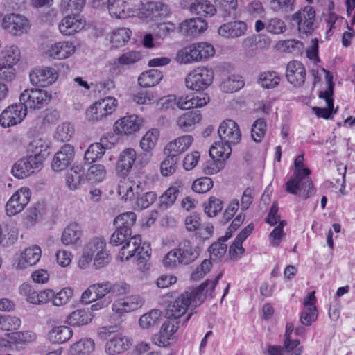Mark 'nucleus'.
Instances as JSON below:
<instances>
[{"label": "nucleus", "mask_w": 355, "mask_h": 355, "mask_svg": "<svg viewBox=\"0 0 355 355\" xmlns=\"http://www.w3.org/2000/svg\"><path fill=\"white\" fill-rule=\"evenodd\" d=\"M218 135L222 141L231 145L239 144L241 139L238 124L231 119H225L220 124Z\"/></svg>", "instance_id": "obj_16"}, {"label": "nucleus", "mask_w": 355, "mask_h": 355, "mask_svg": "<svg viewBox=\"0 0 355 355\" xmlns=\"http://www.w3.org/2000/svg\"><path fill=\"white\" fill-rule=\"evenodd\" d=\"M231 146L230 144H226L221 140L216 141L209 148V155L211 158L225 162L232 153Z\"/></svg>", "instance_id": "obj_37"}, {"label": "nucleus", "mask_w": 355, "mask_h": 355, "mask_svg": "<svg viewBox=\"0 0 355 355\" xmlns=\"http://www.w3.org/2000/svg\"><path fill=\"white\" fill-rule=\"evenodd\" d=\"M49 148L47 141L41 137L33 138L28 144V150L33 153L32 155L40 158L43 162L49 155Z\"/></svg>", "instance_id": "obj_36"}, {"label": "nucleus", "mask_w": 355, "mask_h": 355, "mask_svg": "<svg viewBox=\"0 0 355 355\" xmlns=\"http://www.w3.org/2000/svg\"><path fill=\"white\" fill-rule=\"evenodd\" d=\"M44 206L41 203H35L30 207L25 212L23 223L26 227H33L42 216Z\"/></svg>", "instance_id": "obj_40"}, {"label": "nucleus", "mask_w": 355, "mask_h": 355, "mask_svg": "<svg viewBox=\"0 0 355 355\" xmlns=\"http://www.w3.org/2000/svg\"><path fill=\"white\" fill-rule=\"evenodd\" d=\"M180 324L182 323L180 320L167 318L162 324L159 334L154 336V343L162 347L168 345L169 340L173 338V334L178 331Z\"/></svg>", "instance_id": "obj_20"}, {"label": "nucleus", "mask_w": 355, "mask_h": 355, "mask_svg": "<svg viewBox=\"0 0 355 355\" xmlns=\"http://www.w3.org/2000/svg\"><path fill=\"white\" fill-rule=\"evenodd\" d=\"M31 192L28 187H21L15 192L6 205V212L12 216L24 210L29 202Z\"/></svg>", "instance_id": "obj_12"}, {"label": "nucleus", "mask_w": 355, "mask_h": 355, "mask_svg": "<svg viewBox=\"0 0 355 355\" xmlns=\"http://www.w3.org/2000/svg\"><path fill=\"white\" fill-rule=\"evenodd\" d=\"M85 169L80 165L71 167L66 174V185L72 191L78 189L84 180Z\"/></svg>", "instance_id": "obj_34"}, {"label": "nucleus", "mask_w": 355, "mask_h": 355, "mask_svg": "<svg viewBox=\"0 0 355 355\" xmlns=\"http://www.w3.org/2000/svg\"><path fill=\"white\" fill-rule=\"evenodd\" d=\"M106 175V170L103 165H92L87 173V178L92 182H99L102 181Z\"/></svg>", "instance_id": "obj_59"}, {"label": "nucleus", "mask_w": 355, "mask_h": 355, "mask_svg": "<svg viewBox=\"0 0 355 355\" xmlns=\"http://www.w3.org/2000/svg\"><path fill=\"white\" fill-rule=\"evenodd\" d=\"M6 335L11 343L15 345H25L36 339V335L31 331H14L7 333Z\"/></svg>", "instance_id": "obj_46"}, {"label": "nucleus", "mask_w": 355, "mask_h": 355, "mask_svg": "<svg viewBox=\"0 0 355 355\" xmlns=\"http://www.w3.org/2000/svg\"><path fill=\"white\" fill-rule=\"evenodd\" d=\"M295 171L286 183V192L296 195L300 193L304 199L315 193V189L309 175L311 171L304 165V154L298 155L294 162Z\"/></svg>", "instance_id": "obj_3"}, {"label": "nucleus", "mask_w": 355, "mask_h": 355, "mask_svg": "<svg viewBox=\"0 0 355 355\" xmlns=\"http://www.w3.org/2000/svg\"><path fill=\"white\" fill-rule=\"evenodd\" d=\"M286 77L295 87H300L305 82L306 69L300 62L293 60L286 65Z\"/></svg>", "instance_id": "obj_23"}, {"label": "nucleus", "mask_w": 355, "mask_h": 355, "mask_svg": "<svg viewBox=\"0 0 355 355\" xmlns=\"http://www.w3.org/2000/svg\"><path fill=\"white\" fill-rule=\"evenodd\" d=\"M113 144L107 141V137H103L100 142L91 144L85 153V159L89 163H92L101 158L107 148H111Z\"/></svg>", "instance_id": "obj_26"}, {"label": "nucleus", "mask_w": 355, "mask_h": 355, "mask_svg": "<svg viewBox=\"0 0 355 355\" xmlns=\"http://www.w3.org/2000/svg\"><path fill=\"white\" fill-rule=\"evenodd\" d=\"M223 17H230L237 7V0H215Z\"/></svg>", "instance_id": "obj_63"}, {"label": "nucleus", "mask_w": 355, "mask_h": 355, "mask_svg": "<svg viewBox=\"0 0 355 355\" xmlns=\"http://www.w3.org/2000/svg\"><path fill=\"white\" fill-rule=\"evenodd\" d=\"M1 27L11 35L19 36L28 31L30 24L24 16L12 13L3 17Z\"/></svg>", "instance_id": "obj_13"}, {"label": "nucleus", "mask_w": 355, "mask_h": 355, "mask_svg": "<svg viewBox=\"0 0 355 355\" xmlns=\"http://www.w3.org/2000/svg\"><path fill=\"white\" fill-rule=\"evenodd\" d=\"M73 134V127L69 123H63L57 127L54 137L58 141L65 142L69 141Z\"/></svg>", "instance_id": "obj_56"}, {"label": "nucleus", "mask_w": 355, "mask_h": 355, "mask_svg": "<svg viewBox=\"0 0 355 355\" xmlns=\"http://www.w3.org/2000/svg\"><path fill=\"white\" fill-rule=\"evenodd\" d=\"M166 155V157L161 163L160 171L162 175L167 177L175 172L179 158L169 153Z\"/></svg>", "instance_id": "obj_53"}, {"label": "nucleus", "mask_w": 355, "mask_h": 355, "mask_svg": "<svg viewBox=\"0 0 355 355\" xmlns=\"http://www.w3.org/2000/svg\"><path fill=\"white\" fill-rule=\"evenodd\" d=\"M125 242L121 250L120 257L121 259L128 260L136 255L138 248L141 244V239L139 235H135Z\"/></svg>", "instance_id": "obj_42"}, {"label": "nucleus", "mask_w": 355, "mask_h": 355, "mask_svg": "<svg viewBox=\"0 0 355 355\" xmlns=\"http://www.w3.org/2000/svg\"><path fill=\"white\" fill-rule=\"evenodd\" d=\"M162 77L161 71L153 69L142 73L138 78V83L143 87H150L157 85Z\"/></svg>", "instance_id": "obj_38"}, {"label": "nucleus", "mask_w": 355, "mask_h": 355, "mask_svg": "<svg viewBox=\"0 0 355 355\" xmlns=\"http://www.w3.org/2000/svg\"><path fill=\"white\" fill-rule=\"evenodd\" d=\"M76 47L70 42H59L51 45L46 51L49 57L55 60H64L75 52Z\"/></svg>", "instance_id": "obj_24"}, {"label": "nucleus", "mask_w": 355, "mask_h": 355, "mask_svg": "<svg viewBox=\"0 0 355 355\" xmlns=\"http://www.w3.org/2000/svg\"><path fill=\"white\" fill-rule=\"evenodd\" d=\"M2 58L0 61L12 65L16 64L20 60V51L17 46H6L1 52Z\"/></svg>", "instance_id": "obj_52"}, {"label": "nucleus", "mask_w": 355, "mask_h": 355, "mask_svg": "<svg viewBox=\"0 0 355 355\" xmlns=\"http://www.w3.org/2000/svg\"><path fill=\"white\" fill-rule=\"evenodd\" d=\"M209 101V97L205 94L199 95H187L177 98L175 96H167L162 98L160 103L162 108L167 110L175 105L180 110H189L194 107H201L206 105Z\"/></svg>", "instance_id": "obj_5"}, {"label": "nucleus", "mask_w": 355, "mask_h": 355, "mask_svg": "<svg viewBox=\"0 0 355 355\" xmlns=\"http://www.w3.org/2000/svg\"><path fill=\"white\" fill-rule=\"evenodd\" d=\"M159 135V132L157 129L148 131L140 141V146L143 150L146 152L151 150L155 146Z\"/></svg>", "instance_id": "obj_54"}, {"label": "nucleus", "mask_w": 355, "mask_h": 355, "mask_svg": "<svg viewBox=\"0 0 355 355\" xmlns=\"http://www.w3.org/2000/svg\"><path fill=\"white\" fill-rule=\"evenodd\" d=\"M281 77L275 71H267L259 74L258 83L266 89H272L277 87L280 83Z\"/></svg>", "instance_id": "obj_44"}, {"label": "nucleus", "mask_w": 355, "mask_h": 355, "mask_svg": "<svg viewBox=\"0 0 355 355\" xmlns=\"http://www.w3.org/2000/svg\"><path fill=\"white\" fill-rule=\"evenodd\" d=\"M136 220L135 213L128 211L117 216L114 220V225L116 228L121 227L124 230L128 229L130 232H132V227L135 224Z\"/></svg>", "instance_id": "obj_45"}, {"label": "nucleus", "mask_w": 355, "mask_h": 355, "mask_svg": "<svg viewBox=\"0 0 355 355\" xmlns=\"http://www.w3.org/2000/svg\"><path fill=\"white\" fill-rule=\"evenodd\" d=\"M132 32L127 28H119L112 32L110 42L112 46L118 48L123 46L130 38Z\"/></svg>", "instance_id": "obj_48"}, {"label": "nucleus", "mask_w": 355, "mask_h": 355, "mask_svg": "<svg viewBox=\"0 0 355 355\" xmlns=\"http://www.w3.org/2000/svg\"><path fill=\"white\" fill-rule=\"evenodd\" d=\"M243 85L244 83L239 77L232 76L222 81L220 88L225 93H233L239 90Z\"/></svg>", "instance_id": "obj_49"}, {"label": "nucleus", "mask_w": 355, "mask_h": 355, "mask_svg": "<svg viewBox=\"0 0 355 355\" xmlns=\"http://www.w3.org/2000/svg\"><path fill=\"white\" fill-rule=\"evenodd\" d=\"M207 28L205 20L200 17L186 19L182 22L179 27L180 33L185 35H193L203 32Z\"/></svg>", "instance_id": "obj_31"}, {"label": "nucleus", "mask_w": 355, "mask_h": 355, "mask_svg": "<svg viewBox=\"0 0 355 355\" xmlns=\"http://www.w3.org/2000/svg\"><path fill=\"white\" fill-rule=\"evenodd\" d=\"M215 50L212 45L207 42H198L180 50L177 53L176 60L180 63L189 64L213 56Z\"/></svg>", "instance_id": "obj_6"}, {"label": "nucleus", "mask_w": 355, "mask_h": 355, "mask_svg": "<svg viewBox=\"0 0 355 355\" xmlns=\"http://www.w3.org/2000/svg\"><path fill=\"white\" fill-rule=\"evenodd\" d=\"M146 182L137 175L121 178L117 187V193L124 200H135V205L141 209L149 207L156 200L153 191H146Z\"/></svg>", "instance_id": "obj_2"}, {"label": "nucleus", "mask_w": 355, "mask_h": 355, "mask_svg": "<svg viewBox=\"0 0 355 355\" xmlns=\"http://www.w3.org/2000/svg\"><path fill=\"white\" fill-rule=\"evenodd\" d=\"M142 125L143 119L137 115L132 114L116 121L114 129L117 134L128 135L139 131Z\"/></svg>", "instance_id": "obj_19"}, {"label": "nucleus", "mask_w": 355, "mask_h": 355, "mask_svg": "<svg viewBox=\"0 0 355 355\" xmlns=\"http://www.w3.org/2000/svg\"><path fill=\"white\" fill-rule=\"evenodd\" d=\"M201 120L202 115L200 112L190 111L179 116L176 120V125L182 132H189L193 130Z\"/></svg>", "instance_id": "obj_27"}, {"label": "nucleus", "mask_w": 355, "mask_h": 355, "mask_svg": "<svg viewBox=\"0 0 355 355\" xmlns=\"http://www.w3.org/2000/svg\"><path fill=\"white\" fill-rule=\"evenodd\" d=\"M51 99V94L41 89H26L19 97V101L26 110L28 109L40 110L46 105Z\"/></svg>", "instance_id": "obj_8"}, {"label": "nucleus", "mask_w": 355, "mask_h": 355, "mask_svg": "<svg viewBox=\"0 0 355 355\" xmlns=\"http://www.w3.org/2000/svg\"><path fill=\"white\" fill-rule=\"evenodd\" d=\"M144 303V300L139 295H130L116 300L112 304L114 312L122 315L131 312L141 307Z\"/></svg>", "instance_id": "obj_22"}, {"label": "nucleus", "mask_w": 355, "mask_h": 355, "mask_svg": "<svg viewBox=\"0 0 355 355\" xmlns=\"http://www.w3.org/2000/svg\"><path fill=\"white\" fill-rule=\"evenodd\" d=\"M193 137L191 135H182L173 141L169 142L164 148V153L171 154L174 156L178 155L188 149L193 142Z\"/></svg>", "instance_id": "obj_29"}, {"label": "nucleus", "mask_w": 355, "mask_h": 355, "mask_svg": "<svg viewBox=\"0 0 355 355\" xmlns=\"http://www.w3.org/2000/svg\"><path fill=\"white\" fill-rule=\"evenodd\" d=\"M27 115L23 104H12L6 108L0 115V124L3 128H9L20 123Z\"/></svg>", "instance_id": "obj_14"}, {"label": "nucleus", "mask_w": 355, "mask_h": 355, "mask_svg": "<svg viewBox=\"0 0 355 355\" xmlns=\"http://www.w3.org/2000/svg\"><path fill=\"white\" fill-rule=\"evenodd\" d=\"M73 335L71 327L60 326L54 327L49 334V340L53 343H63L69 340Z\"/></svg>", "instance_id": "obj_43"}, {"label": "nucleus", "mask_w": 355, "mask_h": 355, "mask_svg": "<svg viewBox=\"0 0 355 355\" xmlns=\"http://www.w3.org/2000/svg\"><path fill=\"white\" fill-rule=\"evenodd\" d=\"M160 318L161 311L157 309H153L142 315L139 318V323L143 329H150L157 325Z\"/></svg>", "instance_id": "obj_47"}, {"label": "nucleus", "mask_w": 355, "mask_h": 355, "mask_svg": "<svg viewBox=\"0 0 355 355\" xmlns=\"http://www.w3.org/2000/svg\"><path fill=\"white\" fill-rule=\"evenodd\" d=\"M84 21L78 15H73L64 17L59 24L61 33L64 35H72L84 27Z\"/></svg>", "instance_id": "obj_28"}, {"label": "nucleus", "mask_w": 355, "mask_h": 355, "mask_svg": "<svg viewBox=\"0 0 355 355\" xmlns=\"http://www.w3.org/2000/svg\"><path fill=\"white\" fill-rule=\"evenodd\" d=\"M75 155L74 148L71 145L65 144L58 151L53 159L51 166L55 171L65 169L71 164Z\"/></svg>", "instance_id": "obj_21"}, {"label": "nucleus", "mask_w": 355, "mask_h": 355, "mask_svg": "<svg viewBox=\"0 0 355 355\" xmlns=\"http://www.w3.org/2000/svg\"><path fill=\"white\" fill-rule=\"evenodd\" d=\"M43 161L40 158L29 155L19 159L12 168V175L19 179H23L42 169Z\"/></svg>", "instance_id": "obj_9"}, {"label": "nucleus", "mask_w": 355, "mask_h": 355, "mask_svg": "<svg viewBox=\"0 0 355 355\" xmlns=\"http://www.w3.org/2000/svg\"><path fill=\"white\" fill-rule=\"evenodd\" d=\"M29 76L33 85L44 87L55 83L58 75L54 68L41 67L34 69Z\"/></svg>", "instance_id": "obj_18"}, {"label": "nucleus", "mask_w": 355, "mask_h": 355, "mask_svg": "<svg viewBox=\"0 0 355 355\" xmlns=\"http://www.w3.org/2000/svg\"><path fill=\"white\" fill-rule=\"evenodd\" d=\"M169 13L170 9L167 5L161 2L144 0L132 16H137L141 19H148L158 16L165 17Z\"/></svg>", "instance_id": "obj_15"}, {"label": "nucleus", "mask_w": 355, "mask_h": 355, "mask_svg": "<svg viewBox=\"0 0 355 355\" xmlns=\"http://www.w3.org/2000/svg\"><path fill=\"white\" fill-rule=\"evenodd\" d=\"M136 152L133 148H125L119 157L116 171L123 178L130 171L136 159Z\"/></svg>", "instance_id": "obj_25"}, {"label": "nucleus", "mask_w": 355, "mask_h": 355, "mask_svg": "<svg viewBox=\"0 0 355 355\" xmlns=\"http://www.w3.org/2000/svg\"><path fill=\"white\" fill-rule=\"evenodd\" d=\"M200 253L199 248L193 246L189 240L185 239L164 256L163 264L164 267L170 269L180 264L188 265L196 260Z\"/></svg>", "instance_id": "obj_4"}, {"label": "nucleus", "mask_w": 355, "mask_h": 355, "mask_svg": "<svg viewBox=\"0 0 355 355\" xmlns=\"http://www.w3.org/2000/svg\"><path fill=\"white\" fill-rule=\"evenodd\" d=\"M82 230L76 223H71L64 230L61 241L64 245H80L81 243Z\"/></svg>", "instance_id": "obj_33"}, {"label": "nucleus", "mask_w": 355, "mask_h": 355, "mask_svg": "<svg viewBox=\"0 0 355 355\" xmlns=\"http://www.w3.org/2000/svg\"><path fill=\"white\" fill-rule=\"evenodd\" d=\"M42 250L34 245L26 248L23 252L16 254L14 266L17 270H23L35 265L41 258Z\"/></svg>", "instance_id": "obj_17"}, {"label": "nucleus", "mask_w": 355, "mask_h": 355, "mask_svg": "<svg viewBox=\"0 0 355 355\" xmlns=\"http://www.w3.org/2000/svg\"><path fill=\"white\" fill-rule=\"evenodd\" d=\"M223 202L216 197L209 198L207 203H204L205 213L209 217H214L223 209Z\"/></svg>", "instance_id": "obj_60"}, {"label": "nucleus", "mask_w": 355, "mask_h": 355, "mask_svg": "<svg viewBox=\"0 0 355 355\" xmlns=\"http://www.w3.org/2000/svg\"><path fill=\"white\" fill-rule=\"evenodd\" d=\"M73 295V290L70 287H65L58 293L54 291L53 305L60 306L67 304Z\"/></svg>", "instance_id": "obj_61"}, {"label": "nucleus", "mask_w": 355, "mask_h": 355, "mask_svg": "<svg viewBox=\"0 0 355 355\" xmlns=\"http://www.w3.org/2000/svg\"><path fill=\"white\" fill-rule=\"evenodd\" d=\"M130 345L131 342L128 337H114L106 343L105 352L110 355L119 354L128 350Z\"/></svg>", "instance_id": "obj_32"}, {"label": "nucleus", "mask_w": 355, "mask_h": 355, "mask_svg": "<svg viewBox=\"0 0 355 355\" xmlns=\"http://www.w3.org/2000/svg\"><path fill=\"white\" fill-rule=\"evenodd\" d=\"M105 290L104 292L111 293L112 295L119 297L128 294L130 291V286L123 282L111 283L106 282L103 286Z\"/></svg>", "instance_id": "obj_50"}, {"label": "nucleus", "mask_w": 355, "mask_h": 355, "mask_svg": "<svg viewBox=\"0 0 355 355\" xmlns=\"http://www.w3.org/2000/svg\"><path fill=\"white\" fill-rule=\"evenodd\" d=\"M266 130L267 125L265 120L262 118L257 119L252 126L251 136L252 139L257 143L261 141L266 135Z\"/></svg>", "instance_id": "obj_55"}, {"label": "nucleus", "mask_w": 355, "mask_h": 355, "mask_svg": "<svg viewBox=\"0 0 355 355\" xmlns=\"http://www.w3.org/2000/svg\"><path fill=\"white\" fill-rule=\"evenodd\" d=\"M21 320L17 317L0 315V329L3 331L16 330L20 327Z\"/></svg>", "instance_id": "obj_64"}, {"label": "nucleus", "mask_w": 355, "mask_h": 355, "mask_svg": "<svg viewBox=\"0 0 355 355\" xmlns=\"http://www.w3.org/2000/svg\"><path fill=\"white\" fill-rule=\"evenodd\" d=\"M117 106V100L113 97L103 98L92 104L87 111L91 121H98L112 114Z\"/></svg>", "instance_id": "obj_10"}, {"label": "nucleus", "mask_w": 355, "mask_h": 355, "mask_svg": "<svg viewBox=\"0 0 355 355\" xmlns=\"http://www.w3.org/2000/svg\"><path fill=\"white\" fill-rule=\"evenodd\" d=\"M222 275V272L219 273L213 281L207 280L197 288H190L171 302L166 310V318L180 320L182 324L187 322L191 316V313L185 315L189 304L192 301H200L209 291L211 293Z\"/></svg>", "instance_id": "obj_1"}, {"label": "nucleus", "mask_w": 355, "mask_h": 355, "mask_svg": "<svg viewBox=\"0 0 355 355\" xmlns=\"http://www.w3.org/2000/svg\"><path fill=\"white\" fill-rule=\"evenodd\" d=\"M180 190L178 187L172 186L169 187L159 198L160 206L162 207L167 208L168 206L172 205L176 200Z\"/></svg>", "instance_id": "obj_57"}, {"label": "nucleus", "mask_w": 355, "mask_h": 355, "mask_svg": "<svg viewBox=\"0 0 355 355\" xmlns=\"http://www.w3.org/2000/svg\"><path fill=\"white\" fill-rule=\"evenodd\" d=\"M189 10L196 15L211 17L216 13V8L208 0H195L189 6Z\"/></svg>", "instance_id": "obj_35"}, {"label": "nucleus", "mask_w": 355, "mask_h": 355, "mask_svg": "<svg viewBox=\"0 0 355 355\" xmlns=\"http://www.w3.org/2000/svg\"><path fill=\"white\" fill-rule=\"evenodd\" d=\"M315 17L314 8L311 6H306L294 13L291 16V19L297 23L299 33L308 36L314 31Z\"/></svg>", "instance_id": "obj_11"}, {"label": "nucleus", "mask_w": 355, "mask_h": 355, "mask_svg": "<svg viewBox=\"0 0 355 355\" xmlns=\"http://www.w3.org/2000/svg\"><path fill=\"white\" fill-rule=\"evenodd\" d=\"M214 80V71L207 67H200L189 73L185 78L187 88L193 91L205 90Z\"/></svg>", "instance_id": "obj_7"}, {"label": "nucleus", "mask_w": 355, "mask_h": 355, "mask_svg": "<svg viewBox=\"0 0 355 355\" xmlns=\"http://www.w3.org/2000/svg\"><path fill=\"white\" fill-rule=\"evenodd\" d=\"M247 30V25L241 21H235L225 24L218 28L220 35L225 37H239L243 35Z\"/></svg>", "instance_id": "obj_30"}, {"label": "nucleus", "mask_w": 355, "mask_h": 355, "mask_svg": "<svg viewBox=\"0 0 355 355\" xmlns=\"http://www.w3.org/2000/svg\"><path fill=\"white\" fill-rule=\"evenodd\" d=\"M95 343L91 338H83L71 346V355H89L94 351Z\"/></svg>", "instance_id": "obj_39"}, {"label": "nucleus", "mask_w": 355, "mask_h": 355, "mask_svg": "<svg viewBox=\"0 0 355 355\" xmlns=\"http://www.w3.org/2000/svg\"><path fill=\"white\" fill-rule=\"evenodd\" d=\"M93 315L85 309H77L67 317V322L71 326H83L92 320Z\"/></svg>", "instance_id": "obj_41"}, {"label": "nucleus", "mask_w": 355, "mask_h": 355, "mask_svg": "<svg viewBox=\"0 0 355 355\" xmlns=\"http://www.w3.org/2000/svg\"><path fill=\"white\" fill-rule=\"evenodd\" d=\"M106 243L103 239L95 238L89 242L86 246L85 252L92 259L96 254L105 250Z\"/></svg>", "instance_id": "obj_62"}, {"label": "nucleus", "mask_w": 355, "mask_h": 355, "mask_svg": "<svg viewBox=\"0 0 355 355\" xmlns=\"http://www.w3.org/2000/svg\"><path fill=\"white\" fill-rule=\"evenodd\" d=\"M227 236H222L218 239V241L215 242L209 247V252L211 259H220L224 256L227 252V245L225 242L228 239Z\"/></svg>", "instance_id": "obj_58"}, {"label": "nucleus", "mask_w": 355, "mask_h": 355, "mask_svg": "<svg viewBox=\"0 0 355 355\" xmlns=\"http://www.w3.org/2000/svg\"><path fill=\"white\" fill-rule=\"evenodd\" d=\"M107 8L112 16L119 19L127 18L125 0H107Z\"/></svg>", "instance_id": "obj_51"}]
</instances>
